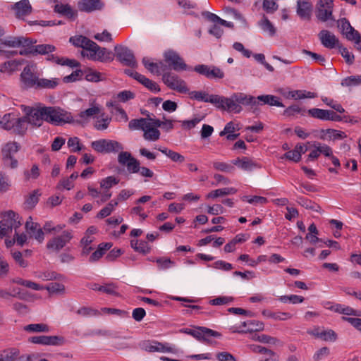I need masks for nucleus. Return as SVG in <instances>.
<instances>
[{
    "instance_id": "nucleus-56",
    "label": "nucleus",
    "mask_w": 361,
    "mask_h": 361,
    "mask_svg": "<svg viewBox=\"0 0 361 361\" xmlns=\"http://www.w3.org/2000/svg\"><path fill=\"white\" fill-rule=\"evenodd\" d=\"M44 289H46L50 293H64L65 286L63 284L60 283H51L48 286H47Z\"/></svg>"
},
{
    "instance_id": "nucleus-50",
    "label": "nucleus",
    "mask_w": 361,
    "mask_h": 361,
    "mask_svg": "<svg viewBox=\"0 0 361 361\" xmlns=\"http://www.w3.org/2000/svg\"><path fill=\"white\" fill-rule=\"evenodd\" d=\"M327 111L328 110L326 109L312 108L309 109L307 113L312 118L326 121Z\"/></svg>"
},
{
    "instance_id": "nucleus-41",
    "label": "nucleus",
    "mask_w": 361,
    "mask_h": 361,
    "mask_svg": "<svg viewBox=\"0 0 361 361\" xmlns=\"http://www.w3.org/2000/svg\"><path fill=\"white\" fill-rule=\"evenodd\" d=\"M92 40L89 38L82 36V35H76L71 37L69 39V42L76 47H81L83 50L86 49L89 43H90Z\"/></svg>"
},
{
    "instance_id": "nucleus-38",
    "label": "nucleus",
    "mask_w": 361,
    "mask_h": 361,
    "mask_svg": "<svg viewBox=\"0 0 361 361\" xmlns=\"http://www.w3.org/2000/svg\"><path fill=\"white\" fill-rule=\"evenodd\" d=\"M59 85V80L56 78L47 79L39 78L35 89H54Z\"/></svg>"
},
{
    "instance_id": "nucleus-28",
    "label": "nucleus",
    "mask_w": 361,
    "mask_h": 361,
    "mask_svg": "<svg viewBox=\"0 0 361 361\" xmlns=\"http://www.w3.org/2000/svg\"><path fill=\"white\" fill-rule=\"evenodd\" d=\"M17 116L14 112L6 114L0 121L1 128L6 130H13Z\"/></svg>"
},
{
    "instance_id": "nucleus-11",
    "label": "nucleus",
    "mask_w": 361,
    "mask_h": 361,
    "mask_svg": "<svg viewBox=\"0 0 361 361\" xmlns=\"http://www.w3.org/2000/svg\"><path fill=\"white\" fill-rule=\"evenodd\" d=\"M72 238L73 234L71 231H63L61 235L55 236L47 242V248L53 252H59Z\"/></svg>"
},
{
    "instance_id": "nucleus-52",
    "label": "nucleus",
    "mask_w": 361,
    "mask_h": 361,
    "mask_svg": "<svg viewBox=\"0 0 361 361\" xmlns=\"http://www.w3.org/2000/svg\"><path fill=\"white\" fill-rule=\"evenodd\" d=\"M148 123L145 118L133 119L129 122L128 127L130 130L141 129L144 130Z\"/></svg>"
},
{
    "instance_id": "nucleus-61",
    "label": "nucleus",
    "mask_w": 361,
    "mask_h": 361,
    "mask_svg": "<svg viewBox=\"0 0 361 361\" xmlns=\"http://www.w3.org/2000/svg\"><path fill=\"white\" fill-rule=\"evenodd\" d=\"M233 298L229 296H219L216 298L210 300L209 303L212 305H224L231 303Z\"/></svg>"
},
{
    "instance_id": "nucleus-5",
    "label": "nucleus",
    "mask_w": 361,
    "mask_h": 361,
    "mask_svg": "<svg viewBox=\"0 0 361 361\" xmlns=\"http://www.w3.org/2000/svg\"><path fill=\"white\" fill-rule=\"evenodd\" d=\"M207 102L214 104L219 109L228 112L238 114L242 110L241 106L235 104L233 99L217 94H210Z\"/></svg>"
},
{
    "instance_id": "nucleus-53",
    "label": "nucleus",
    "mask_w": 361,
    "mask_h": 361,
    "mask_svg": "<svg viewBox=\"0 0 361 361\" xmlns=\"http://www.w3.org/2000/svg\"><path fill=\"white\" fill-rule=\"evenodd\" d=\"M315 335L325 341H335L336 340V334L333 330L317 331Z\"/></svg>"
},
{
    "instance_id": "nucleus-54",
    "label": "nucleus",
    "mask_w": 361,
    "mask_h": 361,
    "mask_svg": "<svg viewBox=\"0 0 361 361\" xmlns=\"http://www.w3.org/2000/svg\"><path fill=\"white\" fill-rule=\"evenodd\" d=\"M67 145L71 152H78L82 149V145L78 137H70L67 142Z\"/></svg>"
},
{
    "instance_id": "nucleus-37",
    "label": "nucleus",
    "mask_w": 361,
    "mask_h": 361,
    "mask_svg": "<svg viewBox=\"0 0 361 361\" xmlns=\"http://www.w3.org/2000/svg\"><path fill=\"white\" fill-rule=\"evenodd\" d=\"M23 329L30 333H47L49 326L44 323L30 324L24 326Z\"/></svg>"
},
{
    "instance_id": "nucleus-29",
    "label": "nucleus",
    "mask_w": 361,
    "mask_h": 361,
    "mask_svg": "<svg viewBox=\"0 0 361 361\" xmlns=\"http://www.w3.org/2000/svg\"><path fill=\"white\" fill-rule=\"evenodd\" d=\"M263 316L267 318H271L274 320L285 321L292 318L293 314L289 312H271L269 310H264L262 312Z\"/></svg>"
},
{
    "instance_id": "nucleus-14",
    "label": "nucleus",
    "mask_w": 361,
    "mask_h": 361,
    "mask_svg": "<svg viewBox=\"0 0 361 361\" xmlns=\"http://www.w3.org/2000/svg\"><path fill=\"white\" fill-rule=\"evenodd\" d=\"M28 341L43 345L61 346L65 343L66 340L61 336H37L30 337Z\"/></svg>"
},
{
    "instance_id": "nucleus-45",
    "label": "nucleus",
    "mask_w": 361,
    "mask_h": 361,
    "mask_svg": "<svg viewBox=\"0 0 361 361\" xmlns=\"http://www.w3.org/2000/svg\"><path fill=\"white\" fill-rule=\"evenodd\" d=\"M343 87H355L361 85V75H351L342 80L341 82Z\"/></svg>"
},
{
    "instance_id": "nucleus-20",
    "label": "nucleus",
    "mask_w": 361,
    "mask_h": 361,
    "mask_svg": "<svg viewBox=\"0 0 361 361\" xmlns=\"http://www.w3.org/2000/svg\"><path fill=\"white\" fill-rule=\"evenodd\" d=\"M142 62L146 69L156 75H161L167 69L166 65L162 61L153 62L149 58L144 57Z\"/></svg>"
},
{
    "instance_id": "nucleus-26",
    "label": "nucleus",
    "mask_w": 361,
    "mask_h": 361,
    "mask_svg": "<svg viewBox=\"0 0 361 361\" xmlns=\"http://www.w3.org/2000/svg\"><path fill=\"white\" fill-rule=\"evenodd\" d=\"M264 328L263 322L257 320H250L249 328L247 329H241L235 326L231 327V331L233 333L245 334L247 332L260 331Z\"/></svg>"
},
{
    "instance_id": "nucleus-47",
    "label": "nucleus",
    "mask_w": 361,
    "mask_h": 361,
    "mask_svg": "<svg viewBox=\"0 0 361 361\" xmlns=\"http://www.w3.org/2000/svg\"><path fill=\"white\" fill-rule=\"evenodd\" d=\"M23 61V60L8 61L1 66L0 71H14L18 69V66H20L22 64Z\"/></svg>"
},
{
    "instance_id": "nucleus-10",
    "label": "nucleus",
    "mask_w": 361,
    "mask_h": 361,
    "mask_svg": "<svg viewBox=\"0 0 361 361\" xmlns=\"http://www.w3.org/2000/svg\"><path fill=\"white\" fill-rule=\"evenodd\" d=\"M162 81L168 87L178 92L186 93L188 91L185 82L174 73L169 72L163 73Z\"/></svg>"
},
{
    "instance_id": "nucleus-2",
    "label": "nucleus",
    "mask_w": 361,
    "mask_h": 361,
    "mask_svg": "<svg viewBox=\"0 0 361 361\" xmlns=\"http://www.w3.org/2000/svg\"><path fill=\"white\" fill-rule=\"evenodd\" d=\"M37 42L32 38L20 37H8L1 40V44L8 47H23L19 51L22 56L37 54H45L56 50V47L51 44H38L34 45Z\"/></svg>"
},
{
    "instance_id": "nucleus-23",
    "label": "nucleus",
    "mask_w": 361,
    "mask_h": 361,
    "mask_svg": "<svg viewBox=\"0 0 361 361\" xmlns=\"http://www.w3.org/2000/svg\"><path fill=\"white\" fill-rule=\"evenodd\" d=\"M318 37L321 41L322 44L328 49L334 48L338 43V39L336 36L326 30H322L319 32Z\"/></svg>"
},
{
    "instance_id": "nucleus-63",
    "label": "nucleus",
    "mask_w": 361,
    "mask_h": 361,
    "mask_svg": "<svg viewBox=\"0 0 361 361\" xmlns=\"http://www.w3.org/2000/svg\"><path fill=\"white\" fill-rule=\"evenodd\" d=\"M118 182H119L118 179H117L114 176H108L105 178L102 179L100 181V186L104 189H109L113 185L118 184Z\"/></svg>"
},
{
    "instance_id": "nucleus-9",
    "label": "nucleus",
    "mask_w": 361,
    "mask_h": 361,
    "mask_svg": "<svg viewBox=\"0 0 361 361\" xmlns=\"http://www.w3.org/2000/svg\"><path fill=\"white\" fill-rule=\"evenodd\" d=\"M36 69V65L33 63L28 64L23 68L20 74V80L24 88H36L39 79Z\"/></svg>"
},
{
    "instance_id": "nucleus-17",
    "label": "nucleus",
    "mask_w": 361,
    "mask_h": 361,
    "mask_svg": "<svg viewBox=\"0 0 361 361\" xmlns=\"http://www.w3.org/2000/svg\"><path fill=\"white\" fill-rule=\"evenodd\" d=\"M25 228L31 237H33L39 243H42L44 239V233L39 224L32 221V218L29 216L27 219Z\"/></svg>"
},
{
    "instance_id": "nucleus-40",
    "label": "nucleus",
    "mask_w": 361,
    "mask_h": 361,
    "mask_svg": "<svg viewBox=\"0 0 361 361\" xmlns=\"http://www.w3.org/2000/svg\"><path fill=\"white\" fill-rule=\"evenodd\" d=\"M130 245L135 251L142 254H147L150 252V247L147 242L145 240H132L130 241Z\"/></svg>"
},
{
    "instance_id": "nucleus-64",
    "label": "nucleus",
    "mask_w": 361,
    "mask_h": 361,
    "mask_svg": "<svg viewBox=\"0 0 361 361\" xmlns=\"http://www.w3.org/2000/svg\"><path fill=\"white\" fill-rule=\"evenodd\" d=\"M189 94L191 99L204 102H208V97L210 96L209 94L203 91H192Z\"/></svg>"
},
{
    "instance_id": "nucleus-62",
    "label": "nucleus",
    "mask_w": 361,
    "mask_h": 361,
    "mask_svg": "<svg viewBox=\"0 0 361 361\" xmlns=\"http://www.w3.org/2000/svg\"><path fill=\"white\" fill-rule=\"evenodd\" d=\"M322 100L324 103H325L327 106L331 107L334 110H336L337 112L339 113H344L345 109L341 106V104L337 103L336 102L334 101L332 99H329L326 97H322Z\"/></svg>"
},
{
    "instance_id": "nucleus-4",
    "label": "nucleus",
    "mask_w": 361,
    "mask_h": 361,
    "mask_svg": "<svg viewBox=\"0 0 361 361\" xmlns=\"http://www.w3.org/2000/svg\"><path fill=\"white\" fill-rule=\"evenodd\" d=\"M92 148L98 153L109 154L123 152V145L116 140L99 139L91 142Z\"/></svg>"
},
{
    "instance_id": "nucleus-39",
    "label": "nucleus",
    "mask_w": 361,
    "mask_h": 361,
    "mask_svg": "<svg viewBox=\"0 0 361 361\" xmlns=\"http://www.w3.org/2000/svg\"><path fill=\"white\" fill-rule=\"evenodd\" d=\"M138 78H140L138 82L152 92L157 93L160 91V87L156 82L147 78L143 75L142 76L138 75Z\"/></svg>"
},
{
    "instance_id": "nucleus-59",
    "label": "nucleus",
    "mask_w": 361,
    "mask_h": 361,
    "mask_svg": "<svg viewBox=\"0 0 361 361\" xmlns=\"http://www.w3.org/2000/svg\"><path fill=\"white\" fill-rule=\"evenodd\" d=\"M158 264L159 269H167L172 267L174 265V262L166 257H159L153 260Z\"/></svg>"
},
{
    "instance_id": "nucleus-46",
    "label": "nucleus",
    "mask_w": 361,
    "mask_h": 361,
    "mask_svg": "<svg viewBox=\"0 0 361 361\" xmlns=\"http://www.w3.org/2000/svg\"><path fill=\"white\" fill-rule=\"evenodd\" d=\"M306 111L305 109L300 107L298 104H293L287 107L284 111L283 115L288 117L294 116L295 114L305 115Z\"/></svg>"
},
{
    "instance_id": "nucleus-16",
    "label": "nucleus",
    "mask_w": 361,
    "mask_h": 361,
    "mask_svg": "<svg viewBox=\"0 0 361 361\" xmlns=\"http://www.w3.org/2000/svg\"><path fill=\"white\" fill-rule=\"evenodd\" d=\"M16 18L24 20L25 17L32 12V7L29 0H20L12 6Z\"/></svg>"
},
{
    "instance_id": "nucleus-49",
    "label": "nucleus",
    "mask_w": 361,
    "mask_h": 361,
    "mask_svg": "<svg viewBox=\"0 0 361 361\" xmlns=\"http://www.w3.org/2000/svg\"><path fill=\"white\" fill-rule=\"evenodd\" d=\"M259 25L264 32H268L271 36L276 33V29L270 20L264 16L263 19L259 22Z\"/></svg>"
},
{
    "instance_id": "nucleus-55",
    "label": "nucleus",
    "mask_w": 361,
    "mask_h": 361,
    "mask_svg": "<svg viewBox=\"0 0 361 361\" xmlns=\"http://www.w3.org/2000/svg\"><path fill=\"white\" fill-rule=\"evenodd\" d=\"M279 300L283 303H287L288 302H289L292 304H298L302 302L305 298L302 296L297 295H282L279 298Z\"/></svg>"
},
{
    "instance_id": "nucleus-13",
    "label": "nucleus",
    "mask_w": 361,
    "mask_h": 361,
    "mask_svg": "<svg viewBox=\"0 0 361 361\" xmlns=\"http://www.w3.org/2000/svg\"><path fill=\"white\" fill-rule=\"evenodd\" d=\"M20 146L16 142H9L2 148V156L4 164L15 169L18 166V161L14 159L13 154L19 150Z\"/></svg>"
},
{
    "instance_id": "nucleus-15",
    "label": "nucleus",
    "mask_w": 361,
    "mask_h": 361,
    "mask_svg": "<svg viewBox=\"0 0 361 361\" xmlns=\"http://www.w3.org/2000/svg\"><path fill=\"white\" fill-rule=\"evenodd\" d=\"M2 220L0 221V238H2L13 230V219L16 216V213L9 210L1 213Z\"/></svg>"
},
{
    "instance_id": "nucleus-42",
    "label": "nucleus",
    "mask_w": 361,
    "mask_h": 361,
    "mask_svg": "<svg viewBox=\"0 0 361 361\" xmlns=\"http://www.w3.org/2000/svg\"><path fill=\"white\" fill-rule=\"evenodd\" d=\"M94 237L85 235L80 240V245L82 247L81 255L84 256L88 255L93 250L91 243L94 241Z\"/></svg>"
},
{
    "instance_id": "nucleus-60",
    "label": "nucleus",
    "mask_w": 361,
    "mask_h": 361,
    "mask_svg": "<svg viewBox=\"0 0 361 361\" xmlns=\"http://www.w3.org/2000/svg\"><path fill=\"white\" fill-rule=\"evenodd\" d=\"M100 109L98 106H92L90 107L85 111H81L79 114V116L80 118L85 120L87 119L90 117L94 116L95 115H97L99 114Z\"/></svg>"
},
{
    "instance_id": "nucleus-34",
    "label": "nucleus",
    "mask_w": 361,
    "mask_h": 361,
    "mask_svg": "<svg viewBox=\"0 0 361 361\" xmlns=\"http://www.w3.org/2000/svg\"><path fill=\"white\" fill-rule=\"evenodd\" d=\"M143 131V137L147 141H157L160 137L159 130L156 128L152 127L150 123L147 125V128Z\"/></svg>"
},
{
    "instance_id": "nucleus-48",
    "label": "nucleus",
    "mask_w": 361,
    "mask_h": 361,
    "mask_svg": "<svg viewBox=\"0 0 361 361\" xmlns=\"http://www.w3.org/2000/svg\"><path fill=\"white\" fill-rule=\"evenodd\" d=\"M212 166L215 170L225 173H231L235 170L233 165L222 161H213Z\"/></svg>"
},
{
    "instance_id": "nucleus-44",
    "label": "nucleus",
    "mask_w": 361,
    "mask_h": 361,
    "mask_svg": "<svg viewBox=\"0 0 361 361\" xmlns=\"http://www.w3.org/2000/svg\"><path fill=\"white\" fill-rule=\"evenodd\" d=\"M40 193L38 190H34L30 195L26 198L25 201V208L27 209H32L37 204L39 201V197Z\"/></svg>"
},
{
    "instance_id": "nucleus-51",
    "label": "nucleus",
    "mask_w": 361,
    "mask_h": 361,
    "mask_svg": "<svg viewBox=\"0 0 361 361\" xmlns=\"http://www.w3.org/2000/svg\"><path fill=\"white\" fill-rule=\"evenodd\" d=\"M244 202H247L252 204H264L267 203L268 200L266 197L262 196H247L245 195L241 197Z\"/></svg>"
},
{
    "instance_id": "nucleus-57",
    "label": "nucleus",
    "mask_w": 361,
    "mask_h": 361,
    "mask_svg": "<svg viewBox=\"0 0 361 361\" xmlns=\"http://www.w3.org/2000/svg\"><path fill=\"white\" fill-rule=\"evenodd\" d=\"M11 255L15 262L22 268H25L28 266V262L23 259V254L20 251L11 250Z\"/></svg>"
},
{
    "instance_id": "nucleus-32",
    "label": "nucleus",
    "mask_w": 361,
    "mask_h": 361,
    "mask_svg": "<svg viewBox=\"0 0 361 361\" xmlns=\"http://www.w3.org/2000/svg\"><path fill=\"white\" fill-rule=\"evenodd\" d=\"M13 130L18 135H24L27 130L28 118H26L25 114L23 117L16 118Z\"/></svg>"
},
{
    "instance_id": "nucleus-58",
    "label": "nucleus",
    "mask_w": 361,
    "mask_h": 361,
    "mask_svg": "<svg viewBox=\"0 0 361 361\" xmlns=\"http://www.w3.org/2000/svg\"><path fill=\"white\" fill-rule=\"evenodd\" d=\"M117 289H118V286L115 283H107L104 286H102L101 288H99V291L105 293L108 295L117 296V295H118Z\"/></svg>"
},
{
    "instance_id": "nucleus-22",
    "label": "nucleus",
    "mask_w": 361,
    "mask_h": 361,
    "mask_svg": "<svg viewBox=\"0 0 361 361\" xmlns=\"http://www.w3.org/2000/svg\"><path fill=\"white\" fill-rule=\"evenodd\" d=\"M232 164L242 170L247 171H251L255 169H260L262 167L258 162L247 157H244L241 159L237 158L232 161Z\"/></svg>"
},
{
    "instance_id": "nucleus-21",
    "label": "nucleus",
    "mask_w": 361,
    "mask_h": 361,
    "mask_svg": "<svg viewBox=\"0 0 361 361\" xmlns=\"http://www.w3.org/2000/svg\"><path fill=\"white\" fill-rule=\"evenodd\" d=\"M104 4L101 0H80L78 2L79 11L85 13L101 10Z\"/></svg>"
},
{
    "instance_id": "nucleus-43",
    "label": "nucleus",
    "mask_w": 361,
    "mask_h": 361,
    "mask_svg": "<svg viewBox=\"0 0 361 361\" xmlns=\"http://www.w3.org/2000/svg\"><path fill=\"white\" fill-rule=\"evenodd\" d=\"M159 150L174 162L183 163L185 161L184 156L171 149L164 147L163 149L159 148Z\"/></svg>"
},
{
    "instance_id": "nucleus-25",
    "label": "nucleus",
    "mask_w": 361,
    "mask_h": 361,
    "mask_svg": "<svg viewBox=\"0 0 361 361\" xmlns=\"http://www.w3.org/2000/svg\"><path fill=\"white\" fill-rule=\"evenodd\" d=\"M312 6L309 0H298L297 14L304 19L310 18Z\"/></svg>"
},
{
    "instance_id": "nucleus-35",
    "label": "nucleus",
    "mask_w": 361,
    "mask_h": 361,
    "mask_svg": "<svg viewBox=\"0 0 361 361\" xmlns=\"http://www.w3.org/2000/svg\"><path fill=\"white\" fill-rule=\"evenodd\" d=\"M258 99L261 101V105L268 104L269 106H276L278 107H283V104L279 100V98L271 94H264L258 96Z\"/></svg>"
},
{
    "instance_id": "nucleus-6",
    "label": "nucleus",
    "mask_w": 361,
    "mask_h": 361,
    "mask_svg": "<svg viewBox=\"0 0 361 361\" xmlns=\"http://www.w3.org/2000/svg\"><path fill=\"white\" fill-rule=\"evenodd\" d=\"M207 102L214 104L219 109L228 112L238 114L242 110L241 106L235 104L233 99L217 94H210Z\"/></svg>"
},
{
    "instance_id": "nucleus-18",
    "label": "nucleus",
    "mask_w": 361,
    "mask_h": 361,
    "mask_svg": "<svg viewBox=\"0 0 361 361\" xmlns=\"http://www.w3.org/2000/svg\"><path fill=\"white\" fill-rule=\"evenodd\" d=\"M220 336L221 334L219 332L204 326L197 327L193 334L194 338L207 344L212 342L210 339L212 337Z\"/></svg>"
},
{
    "instance_id": "nucleus-33",
    "label": "nucleus",
    "mask_w": 361,
    "mask_h": 361,
    "mask_svg": "<svg viewBox=\"0 0 361 361\" xmlns=\"http://www.w3.org/2000/svg\"><path fill=\"white\" fill-rule=\"evenodd\" d=\"M98 49L99 45L92 40L86 49L81 51V54L83 57H87L90 60L96 61Z\"/></svg>"
},
{
    "instance_id": "nucleus-27",
    "label": "nucleus",
    "mask_w": 361,
    "mask_h": 361,
    "mask_svg": "<svg viewBox=\"0 0 361 361\" xmlns=\"http://www.w3.org/2000/svg\"><path fill=\"white\" fill-rule=\"evenodd\" d=\"M144 348L148 352H173V348L159 342H147L144 344Z\"/></svg>"
},
{
    "instance_id": "nucleus-3",
    "label": "nucleus",
    "mask_w": 361,
    "mask_h": 361,
    "mask_svg": "<svg viewBox=\"0 0 361 361\" xmlns=\"http://www.w3.org/2000/svg\"><path fill=\"white\" fill-rule=\"evenodd\" d=\"M118 161L127 168L130 173H139L143 178H151L154 176V172L146 166H141L140 161L133 157L128 152H121L118 154Z\"/></svg>"
},
{
    "instance_id": "nucleus-12",
    "label": "nucleus",
    "mask_w": 361,
    "mask_h": 361,
    "mask_svg": "<svg viewBox=\"0 0 361 361\" xmlns=\"http://www.w3.org/2000/svg\"><path fill=\"white\" fill-rule=\"evenodd\" d=\"M334 0H319L316 8V17L322 22L333 18Z\"/></svg>"
},
{
    "instance_id": "nucleus-36",
    "label": "nucleus",
    "mask_w": 361,
    "mask_h": 361,
    "mask_svg": "<svg viewBox=\"0 0 361 361\" xmlns=\"http://www.w3.org/2000/svg\"><path fill=\"white\" fill-rule=\"evenodd\" d=\"M20 351L16 348H8L0 352V361H15L19 357Z\"/></svg>"
},
{
    "instance_id": "nucleus-7",
    "label": "nucleus",
    "mask_w": 361,
    "mask_h": 361,
    "mask_svg": "<svg viewBox=\"0 0 361 361\" xmlns=\"http://www.w3.org/2000/svg\"><path fill=\"white\" fill-rule=\"evenodd\" d=\"M164 61L175 71H190L192 68L189 67L180 56L178 52L173 49H169L164 53Z\"/></svg>"
},
{
    "instance_id": "nucleus-19",
    "label": "nucleus",
    "mask_w": 361,
    "mask_h": 361,
    "mask_svg": "<svg viewBox=\"0 0 361 361\" xmlns=\"http://www.w3.org/2000/svg\"><path fill=\"white\" fill-rule=\"evenodd\" d=\"M341 26L342 31L345 33L348 40L354 41L355 44H359L361 42L360 33L350 25L347 19L343 18L341 20Z\"/></svg>"
},
{
    "instance_id": "nucleus-24",
    "label": "nucleus",
    "mask_w": 361,
    "mask_h": 361,
    "mask_svg": "<svg viewBox=\"0 0 361 361\" xmlns=\"http://www.w3.org/2000/svg\"><path fill=\"white\" fill-rule=\"evenodd\" d=\"M58 13L70 20H75L78 16V11L74 10L69 4H56L54 8Z\"/></svg>"
},
{
    "instance_id": "nucleus-30",
    "label": "nucleus",
    "mask_w": 361,
    "mask_h": 361,
    "mask_svg": "<svg viewBox=\"0 0 361 361\" xmlns=\"http://www.w3.org/2000/svg\"><path fill=\"white\" fill-rule=\"evenodd\" d=\"M114 54L111 50L99 46L96 61L102 63L111 62L114 59Z\"/></svg>"
},
{
    "instance_id": "nucleus-31",
    "label": "nucleus",
    "mask_w": 361,
    "mask_h": 361,
    "mask_svg": "<svg viewBox=\"0 0 361 361\" xmlns=\"http://www.w3.org/2000/svg\"><path fill=\"white\" fill-rule=\"evenodd\" d=\"M237 192V190L234 188H224L212 190L207 195V199H215L219 197H223L228 195H233Z\"/></svg>"
},
{
    "instance_id": "nucleus-8",
    "label": "nucleus",
    "mask_w": 361,
    "mask_h": 361,
    "mask_svg": "<svg viewBox=\"0 0 361 361\" xmlns=\"http://www.w3.org/2000/svg\"><path fill=\"white\" fill-rule=\"evenodd\" d=\"M114 51V55L116 56L117 60L123 65L130 68L137 67V62L134 54L130 49L122 45H116Z\"/></svg>"
},
{
    "instance_id": "nucleus-1",
    "label": "nucleus",
    "mask_w": 361,
    "mask_h": 361,
    "mask_svg": "<svg viewBox=\"0 0 361 361\" xmlns=\"http://www.w3.org/2000/svg\"><path fill=\"white\" fill-rule=\"evenodd\" d=\"M23 111L28 118V123L34 127H40L44 121L53 125H61L72 121L70 113L56 106H36L22 105Z\"/></svg>"
}]
</instances>
